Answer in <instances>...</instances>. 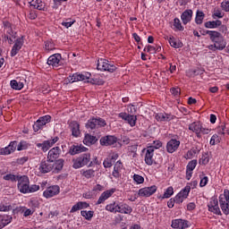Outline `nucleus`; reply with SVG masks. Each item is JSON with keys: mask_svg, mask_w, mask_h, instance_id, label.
<instances>
[{"mask_svg": "<svg viewBox=\"0 0 229 229\" xmlns=\"http://www.w3.org/2000/svg\"><path fill=\"white\" fill-rule=\"evenodd\" d=\"M196 165H198V161L197 160H191L189 162L187 165V171H194L196 169Z\"/></svg>", "mask_w": 229, "mask_h": 229, "instance_id": "nucleus-47", "label": "nucleus"}, {"mask_svg": "<svg viewBox=\"0 0 229 229\" xmlns=\"http://www.w3.org/2000/svg\"><path fill=\"white\" fill-rule=\"evenodd\" d=\"M208 211L216 214V216H222L221 209L219 208V201L216 198H212L208 205Z\"/></svg>", "mask_w": 229, "mask_h": 229, "instance_id": "nucleus-9", "label": "nucleus"}, {"mask_svg": "<svg viewBox=\"0 0 229 229\" xmlns=\"http://www.w3.org/2000/svg\"><path fill=\"white\" fill-rule=\"evenodd\" d=\"M203 19H205V13L201 11H197L195 18L196 24H203Z\"/></svg>", "mask_w": 229, "mask_h": 229, "instance_id": "nucleus-34", "label": "nucleus"}, {"mask_svg": "<svg viewBox=\"0 0 229 229\" xmlns=\"http://www.w3.org/2000/svg\"><path fill=\"white\" fill-rule=\"evenodd\" d=\"M155 155V147H148L145 154V163L147 165H153V164H158L162 162V158L159 161H155L153 156Z\"/></svg>", "mask_w": 229, "mask_h": 229, "instance_id": "nucleus-7", "label": "nucleus"}, {"mask_svg": "<svg viewBox=\"0 0 229 229\" xmlns=\"http://www.w3.org/2000/svg\"><path fill=\"white\" fill-rule=\"evenodd\" d=\"M87 148L84 147L83 145H72L70 148L69 153L70 155H78L80 153H83L87 151Z\"/></svg>", "mask_w": 229, "mask_h": 229, "instance_id": "nucleus-22", "label": "nucleus"}, {"mask_svg": "<svg viewBox=\"0 0 229 229\" xmlns=\"http://www.w3.org/2000/svg\"><path fill=\"white\" fill-rule=\"evenodd\" d=\"M12 219H13V217H12L10 215L0 216V229H3L7 225H10V223H12Z\"/></svg>", "mask_w": 229, "mask_h": 229, "instance_id": "nucleus-25", "label": "nucleus"}, {"mask_svg": "<svg viewBox=\"0 0 229 229\" xmlns=\"http://www.w3.org/2000/svg\"><path fill=\"white\" fill-rule=\"evenodd\" d=\"M106 126V122L101 118H92L86 123V128L89 130H95V128H99Z\"/></svg>", "mask_w": 229, "mask_h": 229, "instance_id": "nucleus-6", "label": "nucleus"}, {"mask_svg": "<svg viewBox=\"0 0 229 229\" xmlns=\"http://www.w3.org/2000/svg\"><path fill=\"white\" fill-rule=\"evenodd\" d=\"M30 188V179L26 175L18 177V189L22 194H28Z\"/></svg>", "mask_w": 229, "mask_h": 229, "instance_id": "nucleus-4", "label": "nucleus"}, {"mask_svg": "<svg viewBox=\"0 0 229 229\" xmlns=\"http://www.w3.org/2000/svg\"><path fill=\"white\" fill-rule=\"evenodd\" d=\"M86 80H89L87 77H85V75L83 74H73L72 75V83H74V81H84L86 82L87 81Z\"/></svg>", "mask_w": 229, "mask_h": 229, "instance_id": "nucleus-35", "label": "nucleus"}, {"mask_svg": "<svg viewBox=\"0 0 229 229\" xmlns=\"http://www.w3.org/2000/svg\"><path fill=\"white\" fill-rule=\"evenodd\" d=\"M103 164L106 168L112 167V161L110 159H105Z\"/></svg>", "mask_w": 229, "mask_h": 229, "instance_id": "nucleus-63", "label": "nucleus"}, {"mask_svg": "<svg viewBox=\"0 0 229 229\" xmlns=\"http://www.w3.org/2000/svg\"><path fill=\"white\" fill-rule=\"evenodd\" d=\"M157 186L153 185L150 187H145L139 191V196H141L142 198H149V196H153L157 192Z\"/></svg>", "mask_w": 229, "mask_h": 229, "instance_id": "nucleus-12", "label": "nucleus"}, {"mask_svg": "<svg viewBox=\"0 0 229 229\" xmlns=\"http://www.w3.org/2000/svg\"><path fill=\"white\" fill-rule=\"evenodd\" d=\"M133 180L136 182V183H144V177L139 174L133 175Z\"/></svg>", "mask_w": 229, "mask_h": 229, "instance_id": "nucleus-51", "label": "nucleus"}, {"mask_svg": "<svg viewBox=\"0 0 229 229\" xmlns=\"http://www.w3.org/2000/svg\"><path fill=\"white\" fill-rule=\"evenodd\" d=\"M144 51H147V53H157V47L153 46H148L144 48Z\"/></svg>", "mask_w": 229, "mask_h": 229, "instance_id": "nucleus-56", "label": "nucleus"}, {"mask_svg": "<svg viewBox=\"0 0 229 229\" xmlns=\"http://www.w3.org/2000/svg\"><path fill=\"white\" fill-rule=\"evenodd\" d=\"M174 194V189L172 186L168 187L163 195V199H167Z\"/></svg>", "mask_w": 229, "mask_h": 229, "instance_id": "nucleus-43", "label": "nucleus"}, {"mask_svg": "<svg viewBox=\"0 0 229 229\" xmlns=\"http://www.w3.org/2000/svg\"><path fill=\"white\" fill-rule=\"evenodd\" d=\"M97 69L98 71H107L108 72H114L117 69L115 65L110 64L106 59H99L98 61Z\"/></svg>", "mask_w": 229, "mask_h": 229, "instance_id": "nucleus-3", "label": "nucleus"}, {"mask_svg": "<svg viewBox=\"0 0 229 229\" xmlns=\"http://www.w3.org/2000/svg\"><path fill=\"white\" fill-rule=\"evenodd\" d=\"M206 35L209 36L210 40H216V38H219L221 33L216 30H206Z\"/></svg>", "mask_w": 229, "mask_h": 229, "instance_id": "nucleus-33", "label": "nucleus"}, {"mask_svg": "<svg viewBox=\"0 0 229 229\" xmlns=\"http://www.w3.org/2000/svg\"><path fill=\"white\" fill-rule=\"evenodd\" d=\"M40 189V186L37 184H33L31 186H29L28 193L30 192H37Z\"/></svg>", "mask_w": 229, "mask_h": 229, "instance_id": "nucleus-54", "label": "nucleus"}, {"mask_svg": "<svg viewBox=\"0 0 229 229\" xmlns=\"http://www.w3.org/2000/svg\"><path fill=\"white\" fill-rule=\"evenodd\" d=\"M181 19L183 24H189V22L192 21V10L189 9L184 11L181 15Z\"/></svg>", "mask_w": 229, "mask_h": 229, "instance_id": "nucleus-23", "label": "nucleus"}, {"mask_svg": "<svg viewBox=\"0 0 229 229\" xmlns=\"http://www.w3.org/2000/svg\"><path fill=\"white\" fill-rule=\"evenodd\" d=\"M11 87L14 90H21V89H24V84L22 82H17V81L13 80L11 81Z\"/></svg>", "mask_w": 229, "mask_h": 229, "instance_id": "nucleus-32", "label": "nucleus"}, {"mask_svg": "<svg viewBox=\"0 0 229 229\" xmlns=\"http://www.w3.org/2000/svg\"><path fill=\"white\" fill-rule=\"evenodd\" d=\"M101 146H114L117 144V138L115 136H104L100 139Z\"/></svg>", "mask_w": 229, "mask_h": 229, "instance_id": "nucleus-16", "label": "nucleus"}, {"mask_svg": "<svg viewBox=\"0 0 229 229\" xmlns=\"http://www.w3.org/2000/svg\"><path fill=\"white\" fill-rule=\"evenodd\" d=\"M64 159H57L55 163L49 159L42 161L39 165V171L46 174V173H58L64 169Z\"/></svg>", "mask_w": 229, "mask_h": 229, "instance_id": "nucleus-1", "label": "nucleus"}, {"mask_svg": "<svg viewBox=\"0 0 229 229\" xmlns=\"http://www.w3.org/2000/svg\"><path fill=\"white\" fill-rule=\"evenodd\" d=\"M81 214L82 217H85V219H87V221H90L92 217H94V211L82 210L81 211Z\"/></svg>", "mask_w": 229, "mask_h": 229, "instance_id": "nucleus-39", "label": "nucleus"}, {"mask_svg": "<svg viewBox=\"0 0 229 229\" xmlns=\"http://www.w3.org/2000/svg\"><path fill=\"white\" fill-rule=\"evenodd\" d=\"M56 142H58V137L45 140L43 143H38L37 147L41 148L42 151H47V149H49V148H53Z\"/></svg>", "mask_w": 229, "mask_h": 229, "instance_id": "nucleus-15", "label": "nucleus"}, {"mask_svg": "<svg viewBox=\"0 0 229 229\" xmlns=\"http://www.w3.org/2000/svg\"><path fill=\"white\" fill-rule=\"evenodd\" d=\"M118 212L120 214H130L133 212V209L128 204H118Z\"/></svg>", "mask_w": 229, "mask_h": 229, "instance_id": "nucleus-29", "label": "nucleus"}, {"mask_svg": "<svg viewBox=\"0 0 229 229\" xmlns=\"http://www.w3.org/2000/svg\"><path fill=\"white\" fill-rule=\"evenodd\" d=\"M29 19H30L31 21L37 19V13H35V11H30V13H29Z\"/></svg>", "mask_w": 229, "mask_h": 229, "instance_id": "nucleus-64", "label": "nucleus"}, {"mask_svg": "<svg viewBox=\"0 0 229 229\" xmlns=\"http://www.w3.org/2000/svg\"><path fill=\"white\" fill-rule=\"evenodd\" d=\"M171 94H173V96H174L175 98H178V96H180V92L181 89L180 88H172L170 89Z\"/></svg>", "mask_w": 229, "mask_h": 229, "instance_id": "nucleus-52", "label": "nucleus"}, {"mask_svg": "<svg viewBox=\"0 0 229 229\" xmlns=\"http://www.w3.org/2000/svg\"><path fill=\"white\" fill-rule=\"evenodd\" d=\"M128 112L129 114H137V108H135V106L133 105H129L128 106Z\"/></svg>", "mask_w": 229, "mask_h": 229, "instance_id": "nucleus-60", "label": "nucleus"}, {"mask_svg": "<svg viewBox=\"0 0 229 229\" xmlns=\"http://www.w3.org/2000/svg\"><path fill=\"white\" fill-rule=\"evenodd\" d=\"M47 123H51V117L49 115H45L39 117L38 120L33 124L34 131H38V130H42L44 126L47 124Z\"/></svg>", "mask_w": 229, "mask_h": 229, "instance_id": "nucleus-8", "label": "nucleus"}, {"mask_svg": "<svg viewBox=\"0 0 229 229\" xmlns=\"http://www.w3.org/2000/svg\"><path fill=\"white\" fill-rule=\"evenodd\" d=\"M155 118L157 119V121H171V119H173V116L167 114H164V113H160V114H157Z\"/></svg>", "mask_w": 229, "mask_h": 229, "instance_id": "nucleus-31", "label": "nucleus"}, {"mask_svg": "<svg viewBox=\"0 0 229 229\" xmlns=\"http://www.w3.org/2000/svg\"><path fill=\"white\" fill-rule=\"evenodd\" d=\"M223 22L219 20L212 21H206L204 23L205 28H208L209 30H214L216 28H219Z\"/></svg>", "mask_w": 229, "mask_h": 229, "instance_id": "nucleus-30", "label": "nucleus"}, {"mask_svg": "<svg viewBox=\"0 0 229 229\" xmlns=\"http://www.w3.org/2000/svg\"><path fill=\"white\" fill-rule=\"evenodd\" d=\"M225 47H226V42L225 41V39H220V41H216L215 43V48L218 49V51H223Z\"/></svg>", "mask_w": 229, "mask_h": 229, "instance_id": "nucleus-38", "label": "nucleus"}, {"mask_svg": "<svg viewBox=\"0 0 229 229\" xmlns=\"http://www.w3.org/2000/svg\"><path fill=\"white\" fill-rule=\"evenodd\" d=\"M17 149V141H12L8 147L0 149V155H11Z\"/></svg>", "mask_w": 229, "mask_h": 229, "instance_id": "nucleus-20", "label": "nucleus"}, {"mask_svg": "<svg viewBox=\"0 0 229 229\" xmlns=\"http://www.w3.org/2000/svg\"><path fill=\"white\" fill-rule=\"evenodd\" d=\"M70 128L72 131V135L73 137H80V134L81 133L80 131V123L78 122H72L70 123Z\"/></svg>", "mask_w": 229, "mask_h": 229, "instance_id": "nucleus-26", "label": "nucleus"}, {"mask_svg": "<svg viewBox=\"0 0 229 229\" xmlns=\"http://www.w3.org/2000/svg\"><path fill=\"white\" fill-rule=\"evenodd\" d=\"M226 130H228L226 128V124L223 123L222 125L217 127V133L219 135H225V133H226Z\"/></svg>", "mask_w": 229, "mask_h": 229, "instance_id": "nucleus-48", "label": "nucleus"}, {"mask_svg": "<svg viewBox=\"0 0 229 229\" xmlns=\"http://www.w3.org/2000/svg\"><path fill=\"white\" fill-rule=\"evenodd\" d=\"M174 201H175V203H183V199H182V194H180V193H178L175 197H174Z\"/></svg>", "mask_w": 229, "mask_h": 229, "instance_id": "nucleus-59", "label": "nucleus"}, {"mask_svg": "<svg viewBox=\"0 0 229 229\" xmlns=\"http://www.w3.org/2000/svg\"><path fill=\"white\" fill-rule=\"evenodd\" d=\"M225 13L221 12L220 9H214L212 18L213 19H223Z\"/></svg>", "mask_w": 229, "mask_h": 229, "instance_id": "nucleus-42", "label": "nucleus"}, {"mask_svg": "<svg viewBox=\"0 0 229 229\" xmlns=\"http://www.w3.org/2000/svg\"><path fill=\"white\" fill-rule=\"evenodd\" d=\"M122 168H123V163H121V161H117L114 165V169L116 171H121Z\"/></svg>", "mask_w": 229, "mask_h": 229, "instance_id": "nucleus-62", "label": "nucleus"}, {"mask_svg": "<svg viewBox=\"0 0 229 229\" xmlns=\"http://www.w3.org/2000/svg\"><path fill=\"white\" fill-rule=\"evenodd\" d=\"M172 228L185 229L189 228V221L183 219H175L172 221Z\"/></svg>", "mask_w": 229, "mask_h": 229, "instance_id": "nucleus-17", "label": "nucleus"}, {"mask_svg": "<svg viewBox=\"0 0 229 229\" xmlns=\"http://www.w3.org/2000/svg\"><path fill=\"white\" fill-rule=\"evenodd\" d=\"M208 183V177L205 176L200 180L199 186L200 187H205Z\"/></svg>", "mask_w": 229, "mask_h": 229, "instance_id": "nucleus-58", "label": "nucleus"}, {"mask_svg": "<svg viewBox=\"0 0 229 229\" xmlns=\"http://www.w3.org/2000/svg\"><path fill=\"white\" fill-rule=\"evenodd\" d=\"M220 208L222 209V212L228 216L229 214V191H225L224 197H220L219 199Z\"/></svg>", "mask_w": 229, "mask_h": 229, "instance_id": "nucleus-5", "label": "nucleus"}, {"mask_svg": "<svg viewBox=\"0 0 229 229\" xmlns=\"http://www.w3.org/2000/svg\"><path fill=\"white\" fill-rule=\"evenodd\" d=\"M119 117L123 119V121H126L130 126L133 127L135 124H137V115L134 114H129L126 113H120Z\"/></svg>", "mask_w": 229, "mask_h": 229, "instance_id": "nucleus-14", "label": "nucleus"}, {"mask_svg": "<svg viewBox=\"0 0 229 229\" xmlns=\"http://www.w3.org/2000/svg\"><path fill=\"white\" fill-rule=\"evenodd\" d=\"M4 31L7 33V35H13V30H12V23L9 21H4Z\"/></svg>", "mask_w": 229, "mask_h": 229, "instance_id": "nucleus-41", "label": "nucleus"}, {"mask_svg": "<svg viewBox=\"0 0 229 229\" xmlns=\"http://www.w3.org/2000/svg\"><path fill=\"white\" fill-rule=\"evenodd\" d=\"M114 192H115V189H111V190H107L106 191H104L98 202H97V205H101V203H105V201H106V199H108V198H111V196L114 194Z\"/></svg>", "mask_w": 229, "mask_h": 229, "instance_id": "nucleus-21", "label": "nucleus"}, {"mask_svg": "<svg viewBox=\"0 0 229 229\" xmlns=\"http://www.w3.org/2000/svg\"><path fill=\"white\" fill-rule=\"evenodd\" d=\"M21 176L19 175H15V174H6L5 176H4V180H7V181H11V182H18Z\"/></svg>", "mask_w": 229, "mask_h": 229, "instance_id": "nucleus-44", "label": "nucleus"}, {"mask_svg": "<svg viewBox=\"0 0 229 229\" xmlns=\"http://www.w3.org/2000/svg\"><path fill=\"white\" fill-rule=\"evenodd\" d=\"M82 176H84L88 180L90 178H94V176H96V171L92 169L86 170L82 173Z\"/></svg>", "mask_w": 229, "mask_h": 229, "instance_id": "nucleus-40", "label": "nucleus"}, {"mask_svg": "<svg viewBox=\"0 0 229 229\" xmlns=\"http://www.w3.org/2000/svg\"><path fill=\"white\" fill-rule=\"evenodd\" d=\"M98 142V138L96 136H92L90 134H86L83 140V144L86 146H92V144H96Z\"/></svg>", "mask_w": 229, "mask_h": 229, "instance_id": "nucleus-28", "label": "nucleus"}, {"mask_svg": "<svg viewBox=\"0 0 229 229\" xmlns=\"http://www.w3.org/2000/svg\"><path fill=\"white\" fill-rule=\"evenodd\" d=\"M62 55L54 54L50 55L47 59V64L52 65V67H60L62 65Z\"/></svg>", "mask_w": 229, "mask_h": 229, "instance_id": "nucleus-11", "label": "nucleus"}, {"mask_svg": "<svg viewBox=\"0 0 229 229\" xmlns=\"http://www.w3.org/2000/svg\"><path fill=\"white\" fill-rule=\"evenodd\" d=\"M208 162H209V159H208V157L207 156H202V157L199 161V163L202 165H207Z\"/></svg>", "mask_w": 229, "mask_h": 229, "instance_id": "nucleus-55", "label": "nucleus"}, {"mask_svg": "<svg viewBox=\"0 0 229 229\" xmlns=\"http://www.w3.org/2000/svg\"><path fill=\"white\" fill-rule=\"evenodd\" d=\"M57 194H60V186L58 185L50 186L43 192L44 198L47 199L53 198V196Z\"/></svg>", "mask_w": 229, "mask_h": 229, "instance_id": "nucleus-13", "label": "nucleus"}, {"mask_svg": "<svg viewBox=\"0 0 229 229\" xmlns=\"http://www.w3.org/2000/svg\"><path fill=\"white\" fill-rule=\"evenodd\" d=\"M79 203V208L81 210L83 208H89V205L87 202H78Z\"/></svg>", "mask_w": 229, "mask_h": 229, "instance_id": "nucleus-61", "label": "nucleus"}, {"mask_svg": "<svg viewBox=\"0 0 229 229\" xmlns=\"http://www.w3.org/2000/svg\"><path fill=\"white\" fill-rule=\"evenodd\" d=\"M45 49L47 51H53V49H55V43H53L52 41H47L45 43Z\"/></svg>", "mask_w": 229, "mask_h": 229, "instance_id": "nucleus-50", "label": "nucleus"}, {"mask_svg": "<svg viewBox=\"0 0 229 229\" xmlns=\"http://www.w3.org/2000/svg\"><path fill=\"white\" fill-rule=\"evenodd\" d=\"M180 148V140L172 139L166 144V150L168 153H174Z\"/></svg>", "mask_w": 229, "mask_h": 229, "instance_id": "nucleus-19", "label": "nucleus"}, {"mask_svg": "<svg viewBox=\"0 0 229 229\" xmlns=\"http://www.w3.org/2000/svg\"><path fill=\"white\" fill-rule=\"evenodd\" d=\"M189 192H191V187L190 186H186L182 191H181L179 192V194H181L182 199H187V196H189Z\"/></svg>", "mask_w": 229, "mask_h": 229, "instance_id": "nucleus-46", "label": "nucleus"}, {"mask_svg": "<svg viewBox=\"0 0 229 229\" xmlns=\"http://www.w3.org/2000/svg\"><path fill=\"white\" fill-rule=\"evenodd\" d=\"M89 162H90V154L89 153L82 154L76 159H73L72 167L74 169H80V167H83L84 165H87Z\"/></svg>", "mask_w": 229, "mask_h": 229, "instance_id": "nucleus-2", "label": "nucleus"}, {"mask_svg": "<svg viewBox=\"0 0 229 229\" xmlns=\"http://www.w3.org/2000/svg\"><path fill=\"white\" fill-rule=\"evenodd\" d=\"M219 140V136L217 134H214L212 137H211V140L209 141V144L211 146H216V142H217Z\"/></svg>", "mask_w": 229, "mask_h": 229, "instance_id": "nucleus-53", "label": "nucleus"}, {"mask_svg": "<svg viewBox=\"0 0 229 229\" xmlns=\"http://www.w3.org/2000/svg\"><path fill=\"white\" fill-rule=\"evenodd\" d=\"M37 7L36 10L43 11L46 10V4L42 2V0H37Z\"/></svg>", "mask_w": 229, "mask_h": 229, "instance_id": "nucleus-49", "label": "nucleus"}, {"mask_svg": "<svg viewBox=\"0 0 229 229\" xmlns=\"http://www.w3.org/2000/svg\"><path fill=\"white\" fill-rule=\"evenodd\" d=\"M10 210H13V208L9 203H0V212H10Z\"/></svg>", "mask_w": 229, "mask_h": 229, "instance_id": "nucleus-36", "label": "nucleus"}, {"mask_svg": "<svg viewBox=\"0 0 229 229\" xmlns=\"http://www.w3.org/2000/svg\"><path fill=\"white\" fill-rule=\"evenodd\" d=\"M168 42L172 47H174V49H180V47H183V43L173 36L169 37Z\"/></svg>", "mask_w": 229, "mask_h": 229, "instance_id": "nucleus-27", "label": "nucleus"}, {"mask_svg": "<svg viewBox=\"0 0 229 229\" xmlns=\"http://www.w3.org/2000/svg\"><path fill=\"white\" fill-rule=\"evenodd\" d=\"M189 130L196 133L197 137H199L201 133V123L199 122H194L189 125Z\"/></svg>", "mask_w": 229, "mask_h": 229, "instance_id": "nucleus-24", "label": "nucleus"}, {"mask_svg": "<svg viewBox=\"0 0 229 229\" xmlns=\"http://www.w3.org/2000/svg\"><path fill=\"white\" fill-rule=\"evenodd\" d=\"M174 26L179 31H183V26H182V21H180V19L175 18L174 20Z\"/></svg>", "mask_w": 229, "mask_h": 229, "instance_id": "nucleus-45", "label": "nucleus"}, {"mask_svg": "<svg viewBox=\"0 0 229 229\" xmlns=\"http://www.w3.org/2000/svg\"><path fill=\"white\" fill-rule=\"evenodd\" d=\"M106 210L117 213L119 210V204H116L115 202H114L113 204H109L106 207Z\"/></svg>", "mask_w": 229, "mask_h": 229, "instance_id": "nucleus-37", "label": "nucleus"}, {"mask_svg": "<svg viewBox=\"0 0 229 229\" xmlns=\"http://www.w3.org/2000/svg\"><path fill=\"white\" fill-rule=\"evenodd\" d=\"M221 8H222V10H225V12H229V1L222 2Z\"/></svg>", "mask_w": 229, "mask_h": 229, "instance_id": "nucleus-57", "label": "nucleus"}, {"mask_svg": "<svg viewBox=\"0 0 229 229\" xmlns=\"http://www.w3.org/2000/svg\"><path fill=\"white\" fill-rule=\"evenodd\" d=\"M24 45V41L22 38H19L15 40V43L11 50V56H15L21 49H22V46Z\"/></svg>", "mask_w": 229, "mask_h": 229, "instance_id": "nucleus-18", "label": "nucleus"}, {"mask_svg": "<svg viewBox=\"0 0 229 229\" xmlns=\"http://www.w3.org/2000/svg\"><path fill=\"white\" fill-rule=\"evenodd\" d=\"M60 155H62V148L60 147H55L48 151L47 159L55 163L56 159L60 158Z\"/></svg>", "mask_w": 229, "mask_h": 229, "instance_id": "nucleus-10", "label": "nucleus"}]
</instances>
